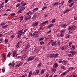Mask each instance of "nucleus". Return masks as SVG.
Instances as JSON below:
<instances>
[{
	"label": "nucleus",
	"instance_id": "obj_1",
	"mask_svg": "<svg viewBox=\"0 0 77 77\" xmlns=\"http://www.w3.org/2000/svg\"><path fill=\"white\" fill-rule=\"evenodd\" d=\"M51 43V45L52 46H54V47H55L56 45V43L55 42H53V40H51L50 42L48 44V45H49Z\"/></svg>",
	"mask_w": 77,
	"mask_h": 77
},
{
	"label": "nucleus",
	"instance_id": "obj_2",
	"mask_svg": "<svg viewBox=\"0 0 77 77\" xmlns=\"http://www.w3.org/2000/svg\"><path fill=\"white\" fill-rule=\"evenodd\" d=\"M39 24V22H33L32 25V27H35Z\"/></svg>",
	"mask_w": 77,
	"mask_h": 77
},
{
	"label": "nucleus",
	"instance_id": "obj_3",
	"mask_svg": "<svg viewBox=\"0 0 77 77\" xmlns=\"http://www.w3.org/2000/svg\"><path fill=\"white\" fill-rule=\"evenodd\" d=\"M32 36L34 37V38H37L39 36V35H38V31H36L33 33Z\"/></svg>",
	"mask_w": 77,
	"mask_h": 77
},
{
	"label": "nucleus",
	"instance_id": "obj_4",
	"mask_svg": "<svg viewBox=\"0 0 77 77\" xmlns=\"http://www.w3.org/2000/svg\"><path fill=\"white\" fill-rule=\"evenodd\" d=\"M27 56L26 54H25L23 55L22 56V60H26L27 59Z\"/></svg>",
	"mask_w": 77,
	"mask_h": 77
},
{
	"label": "nucleus",
	"instance_id": "obj_5",
	"mask_svg": "<svg viewBox=\"0 0 77 77\" xmlns=\"http://www.w3.org/2000/svg\"><path fill=\"white\" fill-rule=\"evenodd\" d=\"M23 34V32H20V31H19L17 33V35H18V38L21 37Z\"/></svg>",
	"mask_w": 77,
	"mask_h": 77
},
{
	"label": "nucleus",
	"instance_id": "obj_6",
	"mask_svg": "<svg viewBox=\"0 0 77 77\" xmlns=\"http://www.w3.org/2000/svg\"><path fill=\"white\" fill-rule=\"evenodd\" d=\"M62 63L63 64V65H66L68 64V62L65 60H63L62 62Z\"/></svg>",
	"mask_w": 77,
	"mask_h": 77
},
{
	"label": "nucleus",
	"instance_id": "obj_7",
	"mask_svg": "<svg viewBox=\"0 0 77 77\" xmlns=\"http://www.w3.org/2000/svg\"><path fill=\"white\" fill-rule=\"evenodd\" d=\"M68 72V71H66L64 72H63V73H62L61 75V77H63V76H64V75H65L66 74V73Z\"/></svg>",
	"mask_w": 77,
	"mask_h": 77
},
{
	"label": "nucleus",
	"instance_id": "obj_8",
	"mask_svg": "<svg viewBox=\"0 0 77 77\" xmlns=\"http://www.w3.org/2000/svg\"><path fill=\"white\" fill-rule=\"evenodd\" d=\"M59 66V64L57 63H55L53 67V68H57Z\"/></svg>",
	"mask_w": 77,
	"mask_h": 77
},
{
	"label": "nucleus",
	"instance_id": "obj_9",
	"mask_svg": "<svg viewBox=\"0 0 77 77\" xmlns=\"http://www.w3.org/2000/svg\"><path fill=\"white\" fill-rule=\"evenodd\" d=\"M33 59H34V57H29L28 58V60H27V61H32V60H33Z\"/></svg>",
	"mask_w": 77,
	"mask_h": 77
},
{
	"label": "nucleus",
	"instance_id": "obj_10",
	"mask_svg": "<svg viewBox=\"0 0 77 77\" xmlns=\"http://www.w3.org/2000/svg\"><path fill=\"white\" fill-rule=\"evenodd\" d=\"M50 57L51 58H53L54 57V54H51L50 55Z\"/></svg>",
	"mask_w": 77,
	"mask_h": 77
},
{
	"label": "nucleus",
	"instance_id": "obj_11",
	"mask_svg": "<svg viewBox=\"0 0 77 77\" xmlns=\"http://www.w3.org/2000/svg\"><path fill=\"white\" fill-rule=\"evenodd\" d=\"M32 11H29L27 13V15H32Z\"/></svg>",
	"mask_w": 77,
	"mask_h": 77
},
{
	"label": "nucleus",
	"instance_id": "obj_12",
	"mask_svg": "<svg viewBox=\"0 0 77 77\" xmlns=\"http://www.w3.org/2000/svg\"><path fill=\"white\" fill-rule=\"evenodd\" d=\"M20 8V10H21L23 11V10H24V9H26V8H25V7L22 6L21 7V6L19 7Z\"/></svg>",
	"mask_w": 77,
	"mask_h": 77
},
{
	"label": "nucleus",
	"instance_id": "obj_13",
	"mask_svg": "<svg viewBox=\"0 0 77 77\" xmlns=\"http://www.w3.org/2000/svg\"><path fill=\"white\" fill-rule=\"evenodd\" d=\"M75 69V68H71L70 67L69 68V71H72V70H74Z\"/></svg>",
	"mask_w": 77,
	"mask_h": 77
},
{
	"label": "nucleus",
	"instance_id": "obj_14",
	"mask_svg": "<svg viewBox=\"0 0 77 77\" xmlns=\"http://www.w3.org/2000/svg\"><path fill=\"white\" fill-rule=\"evenodd\" d=\"M32 71H30L28 77H31V76H32Z\"/></svg>",
	"mask_w": 77,
	"mask_h": 77
},
{
	"label": "nucleus",
	"instance_id": "obj_15",
	"mask_svg": "<svg viewBox=\"0 0 77 77\" xmlns=\"http://www.w3.org/2000/svg\"><path fill=\"white\" fill-rule=\"evenodd\" d=\"M76 29V26H73L71 27V30H75Z\"/></svg>",
	"mask_w": 77,
	"mask_h": 77
},
{
	"label": "nucleus",
	"instance_id": "obj_16",
	"mask_svg": "<svg viewBox=\"0 0 77 77\" xmlns=\"http://www.w3.org/2000/svg\"><path fill=\"white\" fill-rule=\"evenodd\" d=\"M16 54V51H14L12 54V56L13 57L15 56V55Z\"/></svg>",
	"mask_w": 77,
	"mask_h": 77
},
{
	"label": "nucleus",
	"instance_id": "obj_17",
	"mask_svg": "<svg viewBox=\"0 0 77 77\" xmlns=\"http://www.w3.org/2000/svg\"><path fill=\"white\" fill-rule=\"evenodd\" d=\"M66 25L65 24L62 25L61 26V27H62V28H66Z\"/></svg>",
	"mask_w": 77,
	"mask_h": 77
},
{
	"label": "nucleus",
	"instance_id": "obj_18",
	"mask_svg": "<svg viewBox=\"0 0 77 77\" xmlns=\"http://www.w3.org/2000/svg\"><path fill=\"white\" fill-rule=\"evenodd\" d=\"M62 50H66V47L65 46H63L61 48Z\"/></svg>",
	"mask_w": 77,
	"mask_h": 77
},
{
	"label": "nucleus",
	"instance_id": "obj_19",
	"mask_svg": "<svg viewBox=\"0 0 77 77\" xmlns=\"http://www.w3.org/2000/svg\"><path fill=\"white\" fill-rule=\"evenodd\" d=\"M64 3V1L61 2L59 3V5H63Z\"/></svg>",
	"mask_w": 77,
	"mask_h": 77
},
{
	"label": "nucleus",
	"instance_id": "obj_20",
	"mask_svg": "<svg viewBox=\"0 0 77 77\" xmlns=\"http://www.w3.org/2000/svg\"><path fill=\"white\" fill-rule=\"evenodd\" d=\"M70 53H72V54H77V52H76V51H71Z\"/></svg>",
	"mask_w": 77,
	"mask_h": 77
},
{
	"label": "nucleus",
	"instance_id": "obj_21",
	"mask_svg": "<svg viewBox=\"0 0 77 77\" xmlns=\"http://www.w3.org/2000/svg\"><path fill=\"white\" fill-rule=\"evenodd\" d=\"M56 69L52 68V71L53 72H56Z\"/></svg>",
	"mask_w": 77,
	"mask_h": 77
},
{
	"label": "nucleus",
	"instance_id": "obj_22",
	"mask_svg": "<svg viewBox=\"0 0 77 77\" xmlns=\"http://www.w3.org/2000/svg\"><path fill=\"white\" fill-rule=\"evenodd\" d=\"M59 56V54L57 53H56L55 54H54V58H57V56Z\"/></svg>",
	"mask_w": 77,
	"mask_h": 77
},
{
	"label": "nucleus",
	"instance_id": "obj_23",
	"mask_svg": "<svg viewBox=\"0 0 77 77\" xmlns=\"http://www.w3.org/2000/svg\"><path fill=\"white\" fill-rule=\"evenodd\" d=\"M48 23V21H46L42 23L41 24L42 25H44V24H46V23Z\"/></svg>",
	"mask_w": 77,
	"mask_h": 77
},
{
	"label": "nucleus",
	"instance_id": "obj_24",
	"mask_svg": "<svg viewBox=\"0 0 77 77\" xmlns=\"http://www.w3.org/2000/svg\"><path fill=\"white\" fill-rule=\"evenodd\" d=\"M45 71V70L42 69L41 71V74H44V73Z\"/></svg>",
	"mask_w": 77,
	"mask_h": 77
},
{
	"label": "nucleus",
	"instance_id": "obj_25",
	"mask_svg": "<svg viewBox=\"0 0 77 77\" xmlns=\"http://www.w3.org/2000/svg\"><path fill=\"white\" fill-rule=\"evenodd\" d=\"M31 18L32 17H31V16H29V17H27L25 18V19L26 20H29V19H31Z\"/></svg>",
	"mask_w": 77,
	"mask_h": 77
},
{
	"label": "nucleus",
	"instance_id": "obj_26",
	"mask_svg": "<svg viewBox=\"0 0 77 77\" xmlns=\"http://www.w3.org/2000/svg\"><path fill=\"white\" fill-rule=\"evenodd\" d=\"M75 49V47H74V45H72V48H71V50H73Z\"/></svg>",
	"mask_w": 77,
	"mask_h": 77
},
{
	"label": "nucleus",
	"instance_id": "obj_27",
	"mask_svg": "<svg viewBox=\"0 0 77 77\" xmlns=\"http://www.w3.org/2000/svg\"><path fill=\"white\" fill-rule=\"evenodd\" d=\"M27 29H26V30H25L24 32H23V35H25V33H26V32H27Z\"/></svg>",
	"mask_w": 77,
	"mask_h": 77
},
{
	"label": "nucleus",
	"instance_id": "obj_28",
	"mask_svg": "<svg viewBox=\"0 0 77 77\" xmlns=\"http://www.w3.org/2000/svg\"><path fill=\"white\" fill-rule=\"evenodd\" d=\"M20 44V42H18L17 44L16 45V47L17 48H18L19 47V45Z\"/></svg>",
	"mask_w": 77,
	"mask_h": 77
},
{
	"label": "nucleus",
	"instance_id": "obj_29",
	"mask_svg": "<svg viewBox=\"0 0 77 77\" xmlns=\"http://www.w3.org/2000/svg\"><path fill=\"white\" fill-rule=\"evenodd\" d=\"M39 70H37L35 72L36 73V75H38L39 74Z\"/></svg>",
	"mask_w": 77,
	"mask_h": 77
},
{
	"label": "nucleus",
	"instance_id": "obj_30",
	"mask_svg": "<svg viewBox=\"0 0 77 77\" xmlns=\"http://www.w3.org/2000/svg\"><path fill=\"white\" fill-rule=\"evenodd\" d=\"M69 12V10L68 9H66L64 10V12L65 14V13H66V12Z\"/></svg>",
	"mask_w": 77,
	"mask_h": 77
},
{
	"label": "nucleus",
	"instance_id": "obj_31",
	"mask_svg": "<svg viewBox=\"0 0 77 77\" xmlns=\"http://www.w3.org/2000/svg\"><path fill=\"white\" fill-rule=\"evenodd\" d=\"M73 54H69L68 56H69V57H73Z\"/></svg>",
	"mask_w": 77,
	"mask_h": 77
},
{
	"label": "nucleus",
	"instance_id": "obj_32",
	"mask_svg": "<svg viewBox=\"0 0 77 77\" xmlns=\"http://www.w3.org/2000/svg\"><path fill=\"white\" fill-rule=\"evenodd\" d=\"M39 51V49H38V48H35L34 50V51Z\"/></svg>",
	"mask_w": 77,
	"mask_h": 77
},
{
	"label": "nucleus",
	"instance_id": "obj_33",
	"mask_svg": "<svg viewBox=\"0 0 77 77\" xmlns=\"http://www.w3.org/2000/svg\"><path fill=\"white\" fill-rule=\"evenodd\" d=\"M73 2V0H69L68 2V3H72Z\"/></svg>",
	"mask_w": 77,
	"mask_h": 77
},
{
	"label": "nucleus",
	"instance_id": "obj_34",
	"mask_svg": "<svg viewBox=\"0 0 77 77\" xmlns=\"http://www.w3.org/2000/svg\"><path fill=\"white\" fill-rule=\"evenodd\" d=\"M11 53H10V52H9L7 55V57H10V56H11Z\"/></svg>",
	"mask_w": 77,
	"mask_h": 77
},
{
	"label": "nucleus",
	"instance_id": "obj_35",
	"mask_svg": "<svg viewBox=\"0 0 77 77\" xmlns=\"http://www.w3.org/2000/svg\"><path fill=\"white\" fill-rule=\"evenodd\" d=\"M32 74L34 75H36V73L35 71L33 72Z\"/></svg>",
	"mask_w": 77,
	"mask_h": 77
},
{
	"label": "nucleus",
	"instance_id": "obj_36",
	"mask_svg": "<svg viewBox=\"0 0 77 77\" xmlns=\"http://www.w3.org/2000/svg\"><path fill=\"white\" fill-rule=\"evenodd\" d=\"M19 66H20L19 64H17L16 66V68H18Z\"/></svg>",
	"mask_w": 77,
	"mask_h": 77
},
{
	"label": "nucleus",
	"instance_id": "obj_37",
	"mask_svg": "<svg viewBox=\"0 0 77 77\" xmlns=\"http://www.w3.org/2000/svg\"><path fill=\"white\" fill-rule=\"evenodd\" d=\"M35 62H38V61H39V58H36L35 60Z\"/></svg>",
	"mask_w": 77,
	"mask_h": 77
},
{
	"label": "nucleus",
	"instance_id": "obj_38",
	"mask_svg": "<svg viewBox=\"0 0 77 77\" xmlns=\"http://www.w3.org/2000/svg\"><path fill=\"white\" fill-rule=\"evenodd\" d=\"M14 37H15V35H13L11 36L10 38H11V39H13Z\"/></svg>",
	"mask_w": 77,
	"mask_h": 77
},
{
	"label": "nucleus",
	"instance_id": "obj_39",
	"mask_svg": "<svg viewBox=\"0 0 77 77\" xmlns=\"http://www.w3.org/2000/svg\"><path fill=\"white\" fill-rule=\"evenodd\" d=\"M71 44H72V42H70L69 44V47H71Z\"/></svg>",
	"mask_w": 77,
	"mask_h": 77
},
{
	"label": "nucleus",
	"instance_id": "obj_40",
	"mask_svg": "<svg viewBox=\"0 0 77 77\" xmlns=\"http://www.w3.org/2000/svg\"><path fill=\"white\" fill-rule=\"evenodd\" d=\"M23 18V17L22 16L20 17V21H22Z\"/></svg>",
	"mask_w": 77,
	"mask_h": 77
},
{
	"label": "nucleus",
	"instance_id": "obj_41",
	"mask_svg": "<svg viewBox=\"0 0 77 77\" xmlns=\"http://www.w3.org/2000/svg\"><path fill=\"white\" fill-rule=\"evenodd\" d=\"M47 6L43 7L42 8V10H44V9H47Z\"/></svg>",
	"mask_w": 77,
	"mask_h": 77
},
{
	"label": "nucleus",
	"instance_id": "obj_42",
	"mask_svg": "<svg viewBox=\"0 0 77 77\" xmlns=\"http://www.w3.org/2000/svg\"><path fill=\"white\" fill-rule=\"evenodd\" d=\"M20 4H17L16 6V8H17V7H18V6H20Z\"/></svg>",
	"mask_w": 77,
	"mask_h": 77
},
{
	"label": "nucleus",
	"instance_id": "obj_43",
	"mask_svg": "<svg viewBox=\"0 0 77 77\" xmlns=\"http://www.w3.org/2000/svg\"><path fill=\"white\" fill-rule=\"evenodd\" d=\"M40 44H41V45H42V44H44V42L43 41H41L40 42Z\"/></svg>",
	"mask_w": 77,
	"mask_h": 77
},
{
	"label": "nucleus",
	"instance_id": "obj_44",
	"mask_svg": "<svg viewBox=\"0 0 77 77\" xmlns=\"http://www.w3.org/2000/svg\"><path fill=\"white\" fill-rule=\"evenodd\" d=\"M6 23H5V22L1 23V25L3 26V25H5V24Z\"/></svg>",
	"mask_w": 77,
	"mask_h": 77
},
{
	"label": "nucleus",
	"instance_id": "obj_45",
	"mask_svg": "<svg viewBox=\"0 0 77 77\" xmlns=\"http://www.w3.org/2000/svg\"><path fill=\"white\" fill-rule=\"evenodd\" d=\"M44 39V37H42L41 38L39 39V41H42V40H43Z\"/></svg>",
	"mask_w": 77,
	"mask_h": 77
},
{
	"label": "nucleus",
	"instance_id": "obj_46",
	"mask_svg": "<svg viewBox=\"0 0 77 77\" xmlns=\"http://www.w3.org/2000/svg\"><path fill=\"white\" fill-rule=\"evenodd\" d=\"M55 22V19H52V23H54Z\"/></svg>",
	"mask_w": 77,
	"mask_h": 77
},
{
	"label": "nucleus",
	"instance_id": "obj_47",
	"mask_svg": "<svg viewBox=\"0 0 77 77\" xmlns=\"http://www.w3.org/2000/svg\"><path fill=\"white\" fill-rule=\"evenodd\" d=\"M8 25H5L4 26H2V28H6V27H8Z\"/></svg>",
	"mask_w": 77,
	"mask_h": 77
},
{
	"label": "nucleus",
	"instance_id": "obj_48",
	"mask_svg": "<svg viewBox=\"0 0 77 77\" xmlns=\"http://www.w3.org/2000/svg\"><path fill=\"white\" fill-rule=\"evenodd\" d=\"M21 11L22 10H21V9L18 11V13L20 14L21 13Z\"/></svg>",
	"mask_w": 77,
	"mask_h": 77
},
{
	"label": "nucleus",
	"instance_id": "obj_49",
	"mask_svg": "<svg viewBox=\"0 0 77 77\" xmlns=\"http://www.w3.org/2000/svg\"><path fill=\"white\" fill-rule=\"evenodd\" d=\"M51 36H52V35L50 34L48 36V37L49 38H51Z\"/></svg>",
	"mask_w": 77,
	"mask_h": 77
},
{
	"label": "nucleus",
	"instance_id": "obj_50",
	"mask_svg": "<svg viewBox=\"0 0 77 77\" xmlns=\"http://www.w3.org/2000/svg\"><path fill=\"white\" fill-rule=\"evenodd\" d=\"M53 24H50L48 26H49V27L50 28V27H52L53 26Z\"/></svg>",
	"mask_w": 77,
	"mask_h": 77
},
{
	"label": "nucleus",
	"instance_id": "obj_51",
	"mask_svg": "<svg viewBox=\"0 0 77 77\" xmlns=\"http://www.w3.org/2000/svg\"><path fill=\"white\" fill-rule=\"evenodd\" d=\"M15 65V63H13V64H11V66H12L13 67H14V66Z\"/></svg>",
	"mask_w": 77,
	"mask_h": 77
},
{
	"label": "nucleus",
	"instance_id": "obj_52",
	"mask_svg": "<svg viewBox=\"0 0 77 77\" xmlns=\"http://www.w3.org/2000/svg\"><path fill=\"white\" fill-rule=\"evenodd\" d=\"M52 32L51 30H50L48 32H47V33L48 34H50V33H51Z\"/></svg>",
	"mask_w": 77,
	"mask_h": 77
},
{
	"label": "nucleus",
	"instance_id": "obj_53",
	"mask_svg": "<svg viewBox=\"0 0 77 77\" xmlns=\"http://www.w3.org/2000/svg\"><path fill=\"white\" fill-rule=\"evenodd\" d=\"M38 66L39 68L41 67V64L40 63L38 65Z\"/></svg>",
	"mask_w": 77,
	"mask_h": 77
},
{
	"label": "nucleus",
	"instance_id": "obj_54",
	"mask_svg": "<svg viewBox=\"0 0 77 77\" xmlns=\"http://www.w3.org/2000/svg\"><path fill=\"white\" fill-rule=\"evenodd\" d=\"M73 3H71L69 5L70 7H71L72 6V5H73Z\"/></svg>",
	"mask_w": 77,
	"mask_h": 77
},
{
	"label": "nucleus",
	"instance_id": "obj_55",
	"mask_svg": "<svg viewBox=\"0 0 77 77\" xmlns=\"http://www.w3.org/2000/svg\"><path fill=\"white\" fill-rule=\"evenodd\" d=\"M65 31V30H63V29L61 31V33H63Z\"/></svg>",
	"mask_w": 77,
	"mask_h": 77
},
{
	"label": "nucleus",
	"instance_id": "obj_56",
	"mask_svg": "<svg viewBox=\"0 0 77 77\" xmlns=\"http://www.w3.org/2000/svg\"><path fill=\"white\" fill-rule=\"evenodd\" d=\"M2 41H3V38H0V43L2 42Z\"/></svg>",
	"mask_w": 77,
	"mask_h": 77
},
{
	"label": "nucleus",
	"instance_id": "obj_57",
	"mask_svg": "<svg viewBox=\"0 0 77 77\" xmlns=\"http://www.w3.org/2000/svg\"><path fill=\"white\" fill-rule=\"evenodd\" d=\"M63 36H64V35L63 34V33H61V34L60 35L61 37H63Z\"/></svg>",
	"mask_w": 77,
	"mask_h": 77
},
{
	"label": "nucleus",
	"instance_id": "obj_58",
	"mask_svg": "<svg viewBox=\"0 0 77 77\" xmlns=\"http://www.w3.org/2000/svg\"><path fill=\"white\" fill-rule=\"evenodd\" d=\"M54 5V6H57V5H58V3H57V2H55Z\"/></svg>",
	"mask_w": 77,
	"mask_h": 77
},
{
	"label": "nucleus",
	"instance_id": "obj_59",
	"mask_svg": "<svg viewBox=\"0 0 77 77\" xmlns=\"http://www.w3.org/2000/svg\"><path fill=\"white\" fill-rule=\"evenodd\" d=\"M11 16H12L13 15H15V13H12L11 14Z\"/></svg>",
	"mask_w": 77,
	"mask_h": 77
},
{
	"label": "nucleus",
	"instance_id": "obj_60",
	"mask_svg": "<svg viewBox=\"0 0 77 77\" xmlns=\"http://www.w3.org/2000/svg\"><path fill=\"white\" fill-rule=\"evenodd\" d=\"M61 68H62V69H64L65 68V67L63 66H61Z\"/></svg>",
	"mask_w": 77,
	"mask_h": 77
},
{
	"label": "nucleus",
	"instance_id": "obj_61",
	"mask_svg": "<svg viewBox=\"0 0 77 77\" xmlns=\"http://www.w3.org/2000/svg\"><path fill=\"white\" fill-rule=\"evenodd\" d=\"M70 37V35H68L66 37V39H68V38H69Z\"/></svg>",
	"mask_w": 77,
	"mask_h": 77
},
{
	"label": "nucleus",
	"instance_id": "obj_62",
	"mask_svg": "<svg viewBox=\"0 0 77 77\" xmlns=\"http://www.w3.org/2000/svg\"><path fill=\"white\" fill-rule=\"evenodd\" d=\"M23 64V63H20L19 64V66H21L22 65V64Z\"/></svg>",
	"mask_w": 77,
	"mask_h": 77
},
{
	"label": "nucleus",
	"instance_id": "obj_63",
	"mask_svg": "<svg viewBox=\"0 0 77 77\" xmlns=\"http://www.w3.org/2000/svg\"><path fill=\"white\" fill-rule=\"evenodd\" d=\"M44 16L45 17H47V14H45Z\"/></svg>",
	"mask_w": 77,
	"mask_h": 77
},
{
	"label": "nucleus",
	"instance_id": "obj_64",
	"mask_svg": "<svg viewBox=\"0 0 77 77\" xmlns=\"http://www.w3.org/2000/svg\"><path fill=\"white\" fill-rule=\"evenodd\" d=\"M26 75H23V76H21L20 77H26Z\"/></svg>",
	"mask_w": 77,
	"mask_h": 77
}]
</instances>
